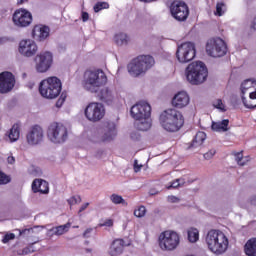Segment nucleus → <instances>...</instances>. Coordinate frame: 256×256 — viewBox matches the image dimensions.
I'll use <instances>...</instances> for the list:
<instances>
[{"label":"nucleus","instance_id":"obj_1","mask_svg":"<svg viewBox=\"0 0 256 256\" xmlns=\"http://www.w3.org/2000/svg\"><path fill=\"white\" fill-rule=\"evenodd\" d=\"M107 85V74L101 69L97 70H87L84 73V77L82 80V87L88 93H92L96 95L99 101L103 103H113V99H115V95L113 94V90L109 87H105Z\"/></svg>","mask_w":256,"mask_h":256},{"label":"nucleus","instance_id":"obj_2","mask_svg":"<svg viewBox=\"0 0 256 256\" xmlns=\"http://www.w3.org/2000/svg\"><path fill=\"white\" fill-rule=\"evenodd\" d=\"M205 242L214 255H223L229 249V238L221 230L208 231Z\"/></svg>","mask_w":256,"mask_h":256},{"label":"nucleus","instance_id":"obj_3","mask_svg":"<svg viewBox=\"0 0 256 256\" xmlns=\"http://www.w3.org/2000/svg\"><path fill=\"white\" fill-rule=\"evenodd\" d=\"M160 124L165 131L175 133L185 125V118L179 110L170 108L160 115Z\"/></svg>","mask_w":256,"mask_h":256},{"label":"nucleus","instance_id":"obj_4","mask_svg":"<svg viewBox=\"0 0 256 256\" xmlns=\"http://www.w3.org/2000/svg\"><path fill=\"white\" fill-rule=\"evenodd\" d=\"M155 65V58L151 55H140L128 64V72L132 77H141Z\"/></svg>","mask_w":256,"mask_h":256},{"label":"nucleus","instance_id":"obj_5","mask_svg":"<svg viewBox=\"0 0 256 256\" xmlns=\"http://www.w3.org/2000/svg\"><path fill=\"white\" fill-rule=\"evenodd\" d=\"M209 71L205 63L201 61L192 62L186 68V79L191 85H201L207 81Z\"/></svg>","mask_w":256,"mask_h":256},{"label":"nucleus","instance_id":"obj_6","mask_svg":"<svg viewBox=\"0 0 256 256\" xmlns=\"http://www.w3.org/2000/svg\"><path fill=\"white\" fill-rule=\"evenodd\" d=\"M61 80L55 76L49 77L40 82L39 92L46 99H56L61 94Z\"/></svg>","mask_w":256,"mask_h":256},{"label":"nucleus","instance_id":"obj_7","mask_svg":"<svg viewBox=\"0 0 256 256\" xmlns=\"http://www.w3.org/2000/svg\"><path fill=\"white\" fill-rule=\"evenodd\" d=\"M68 136L67 127L63 126V124L54 122L49 125L47 137L52 143H65Z\"/></svg>","mask_w":256,"mask_h":256},{"label":"nucleus","instance_id":"obj_8","mask_svg":"<svg viewBox=\"0 0 256 256\" xmlns=\"http://www.w3.org/2000/svg\"><path fill=\"white\" fill-rule=\"evenodd\" d=\"M158 241L162 251H173L179 245V234L174 231H165L159 235Z\"/></svg>","mask_w":256,"mask_h":256},{"label":"nucleus","instance_id":"obj_9","mask_svg":"<svg viewBox=\"0 0 256 256\" xmlns=\"http://www.w3.org/2000/svg\"><path fill=\"white\" fill-rule=\"evenodd\" d=\"M206 53L210 57H224L227 55V44L221 38H212L207 41Z\"/></svg>","mask_w":256,"mask_h":256},{"label":"nucleus","instance_id":"obj_10","mask_svg":"<svg viewBox=\"0 0 256 256\" xmlns=\"http://www.w3.org/2000/svg\"><path fill=\"white\" fill-rule=\"evenodd\" d=\"M84 115L88 121L97 123L105 117V106L99 102H91L86 106Z\"/></svg>","mask_w":256,"mask_h":256},{"label":"nucleus","instance_id":"obj_11","mask_svg":"<svg viewBox=\"0 0 256 256\" xmlns=\"http://www.w3.org/2000/svg\"><path fill=\"white\" fill-rule=\"evenodd\" d=\"M53 66V54L41 52L34 57V69L37 73H47Z\"/></svg>","mask_w":256,"mask_h":256},{"label":"nucleus","instance_id":"obj_12","mask_svg":"<svg viewBox=\"0 0 256 256\" xmlns=\"http://www.w3.org/2000/svg\"><path fill=\"white\" fill-rule=\"evenodd\" d=\"M195 44L193 42H186L178 46L176 57L179 63H189L195 59Z\"/></svg>","mask_w":256,"mask_h":256},{"label":"nucleus","instance_id":"obj_13","mask_svg":"<svg viewBox=\"0 0 256 256\" xmlns=\"http://www.w3.org/2000/svg\"><path fill=\"white\" fill-rule=\"evenodd\" d=\"M45 139V132L39 125L32 126L26 134V142L30 147L41 145Z\"/></svg>","mask_w":256,"mask_h":256},{"label":"nucleus","instance_id":"obj_14","mask_svg":"<svg viewBox=\"0 0 256 256\" xmlns=\"http://www.w3.org/2000/svg\"><path fill=\"white\" fill-rule=\"evenodd\" d=\"M170 12L176 21H187L189 17V7L183 1H174L170 6Z\"/></svg>","mask_w":256,"mask_h":256},{"label":"nucleus","instance_id":"obj_15","mask_svg":"<svg viewBox=\"0 0 256 256\" xmlns=\"http://www.w3.org/2000/svg\"><path fill=\"white\" fill-rule=\"evenodd\" d=\"M130 115L133 119H147L151 117V105L140 101L131 107Z\"/></svg>","mask_w":256,"mask_h":256},{"label":"nucleus","instance_id":"obj_16","mask_svg":"<svg viewBox=\"0 0 256 256\" xmlns=\"http://www.w3.org/2000/svg\"><path fill=\"white\" fill-rule=\"evenodd\" d=\"M12 21L16 27H29L33 22V15L28 10L21 8L14 12Z\"/></svg>","mask_w":256,"mask_h":256},{"label":"nucleus","instance_id":"obj_17","mask_svg":"<svg viewBox=\"0 0 256 256\" xmlns=\"http://www.w3.org/2000/svg\"><path fill=\"white\" fill-rule=\"evenodd\" d=\"M102 141H113L117 137V125L115 122L106 120L101 125Z\"/></svg>","mask_w":256,"mask_h":256},{"label":"nucleus","instance_id":"obj_18","mask_svg":"<svg viewBox=\"0 0 256 256\" xmlns=\"http://www.w3.org/2000/svg\"><path fill=\"white\" fill-rule=\"evenodd\" d=\"M13 87H15V76H13V73H0V93L5 95V93L13 91Z\"/></svg>","mask_w":256,"mask_h":256},{"label":"nucleus","instance_id":"obj_19","mask_svg":"<svg viewBox=\"0 0 256 256\" xmlns=\"http://www.w3.org/2000/svg\"><path fill=\"white\" fill-rule=\"evenodd\" d=\"M38 50L37 44L31 39L22 40L19 43V54L23 57H33Z\"/></svg>","mask_w":256,"mask_h":256},{"label":"nucleus","instance_id":"obj_20","mask_svg":"<svg viewBox=\"0 0 256 256\" xmlns=\"http://www.w3.org/2000/svg\"><path fill=\"white\" fill-rule=\"evenodd\" d=\"M172 105L176 109L187 107L189 105V94L185 91L178 92L172 99Z\"/></svg>","mask_w":256,"mask_h":256},{"label":"nucleus","instance_id":"obj_21","mask_svg":"<svg viewBox=\"0 0 256 256\" xmlns=\"http://www.w3.org/2000/svg\"><path fill=\"white\" fill-rule=\"evenodd\" d=\"M50 29L45 25H36L33 28L32 35L36 41H45L49 37Z\"/></svg>","mask_w":256,"mask_h":256},{"label":"nucleus","instance_id":"obj_22","mask_svg":"<svg viewBox=\"0 0 256 256\" xmlns=\"http://www.w3.org/2000/svg\"><path fill=\"white\" fill-rule=\"evenodd\" d=\"M32 190L34 193H43L47 195L49 193V183L42 179H36L32 183Z\"/></svg>","mask_w":256,"mask_h":256},{"label":"nucleus","instance_id":"obj_23","mask_svg":"<svg viewBox=\"0 0 256 256\" xmlns=\"http://www.w3.org/2000/svg\"><path fill=\"white\" fill-rule=\"evenodd\" d=\"M114 43L117 47H127L131 43V37L125 32H119L114 35Z\"/></svg>","mask_w":256,"mask_h":256},{"label":"nucleus","instance_id":"obj_24","mask_svg":"<svg viewBox=\"0 0 256 256\" xmlns=\"http://www.w3.org/2000/svg\"><path fill=\"white\" fill-rule=\"evenodd\" d=\"M123 253V240L117 239L114 240L109 249V255L118 256Z\"/></svg>","mask_w":256,"mask_h":256},{"label":"nucleus","instance_id":"obj_25","mask_svg":"<svg viewBox=\"0 0 256 256\" xmlns=\"http://www.w3.org/2000/svg\"><path fill=\"white\" fill-rule=\"evenodd\" d=\"M212 131H217L218 133H225L229 131V119H224L219 122H212Z\"/></svg>","mask_w":256,"mask_h":256},{"label":"nucleus","instance_id":"obj_26","mask_svg":"<svg viewBox=\"0 0 256 256\" xmlns=\"http://www.w3.org/2000/svg\"><path fill=\"white\" fill-rule=\"evenodd\" d=\"M134 126L138 129V131H149V129H151V119H149V117L135 119Z\"/></svg>","mask_w":256,"mask_h":256},{"label":"nucleus","instance_id":"obj_27","mask_svg":"<svg viewBox=\"0 0 256 256\" xmlns=\"http://www.w3.org/2000/svg\"><path fill=\"white\" fill-rule=\"evenodd\" d=\"M7 136L11 143H15V141H19V137H21V126L19 124H14L9 130Z\"/></svg>","mask_w":256,"mask_h":256},{"label":"nucleus","instance_id":"obj_28","mask_svg":"<svg viewBox=\"0 0 256 256\" xmlns=\"http://www.w3.org/2000/svg\"><path fill=\"white\" fill-rule=\"evenodd\" d=\"M207 139V134L205 132H198L195 135V138L193 139L191 145L189 146V149H193L196 147H201L203 145V142Z\"/></svg>","mask_w":256,"mask_h":256},{"label":"nucleus","instance_id":"obj_29","mask_svg":"<svg viewBox=\"0 0 256 256\" xmlns=\"http://www.w3.org/2000/svg\"><path fill=\"white\" fill-rule=\"evenodd\" d=\"M244 251L248 256H256V238L247 241L244 246Z\"/></svg>","mask_w":256,"mask_h":256},{"label":"nucleus","instance_id":"obj_30","mask_svg":"<svg viewBox=\"0 0 256 256\" xmlns=\"http://www.w3.org/2000/svg\"><path fill=\"white\" fill-rule=\"evenodd\" d=\"M110 201L114 205H124L125 207H127V201H125V199H123V197L119 194H112L110 196Z\"/></svg>","mask_w":256,"mask_h":256},{"label":"nucleus","instance_id":"obj_31","mask_svg":"<svg viewBox=\"0 0 256 256\" xmlns=\"http://www.w3.org/2000/svg\"><path fill=\"white\" fill-rule=\"evenodd\" d=\"M188 240L190 243H197L199 241V230L191 228L188 230Z\"/></svg>","mask_w":256,"mask_h":256},{"label":"nucleus","instance_id":"obj_32","mask_svg":"<svg viewBox=\"0 0 256 256\" xmlns=\"http://www.w3.org/2000/svg\"><path fill=\"white\" fill-rule=\"evenodd\" d=\"M69 229H71V223L69 222L64 225L56 226L57 237L65 235V233H67Z\"/></svg>","mask_w":256,"mask_h":256},{"label":"nucleus","instance_id":"obj_33","mask_svg":"<svg viewBox=\"0 0 256 256\" xmlns=\"http://www.w3.org/2000/svg\"><path fill=\"white\" fill-rule=\"evenodd\" d=\"M185 185V179L183 178H178L174 180L170 186L167 187V189H177V187H181Z\"/></svg>","mask_w":256,"mask_h":256},{"label":"nucleus","instance_id":"obj_34","mask_svg":"<svg viewBox=\"0 0 256 256\" xmlns=\"http://www.w3.org/2000/svg\"><path fill=\"white\" fill-rule=\"evenodd\" d=\"M213 107L215 109H219V111H222V113H225L227 111V108H225V104H223V100L217 99L213 102Z\"/></svg>","mask_w":256,"mask_h":256},{"label":"nucleus","instance_id":"obj_35","mask_svg":"<svg viewBox=\"0 0 256 256\" xmlns=\"http://www.w3.org/2000/svg\"><path fill=\"white\" fill-rule=\"evenodd\" d=\"M102 9H109V3L107 2H98L94 5L95 13H99Z\"/></svg>","mask_w":256,"mask_h":256},{"label":"nucleus","instance_id":"obj_36","mask_svg":"<svg viewBox=\"0 0 256 256\" xmlns=\"http://www.w3.org/2000/svg\"><path fill=\"white\" fill-rule=\"evenodd\" d=\"M11 183V177L0 170V185H7Z\"/></svg>","mask_w":256,"mask_h":256},{"label":"nucleus","instance_id":"obj_37","mask_svg":"<svg viewBox=\"0 0 256 256\" xmlns=\"http://www.w3.org/2000/svg\"><path fill=\"white\" fill-rule=\"evenodd\" d=\"M234 156H235V161L236 163H238V165H240L241 167L245 166V162H243V151L235 152Z\"/></svg>","mask_w":256,"mask_h":256},{"label":"nucleus","instance_id":"obj_38","mask_svg":"<svg viewBox=\"0 0 256 256\" xmlns=\"http://www.w3.org/2000/svg\"><path fill=\"white\" fill-rule=\"evenodd\" d=\"M145 213H147L145 206H140L138 209L134 210V215L138 218L145 217Z\"/></svg>","mask_w":256,"mask_h":256},{"label":"nucleus","instance_id":"obj_39","mask_svg":"<svg viewBox=\"0 0 256 256\" xmlns=\"http://www.w3.org/2000/svg\"><path fill=\"white\" fill-rule=\"evenodd\" d=\"M224 9H225V3H223V2L217 3L215 15H218L219 17H221V15H223V13H225Z\"/></svg>","mask_w":256,"mask_h":256},{"label":"nucleus","instance_id":"obj_40","mask_svg":"<svg viewBox=\"0 0 256 256\" xmlns=\"http://www.w3.org/2000/svg\"><path fill=\"white\" fill-rule=\"evenodd\" d=\"M15 239V234L13 233H7L3 239H2V243H9V241H13Z\"/></svg>","mask_w":256,"mask_h":256},{"label":"nucleus","instance_id":"obj_41","mask_svg":"<svg viewBox=\"0 0 256 256\" xmlns=\"http://www.w3.org/2000/svg\"><path fill=\"white\" fill-rule=\"evenodd\" d=\"M69 205H77V203H81V197L79 196H73L70 199H68Z\"/></svg>","mask_w":256,"mask_h":256},{"label":"nucleus","instance_id":"obj_42","mask_svg":"<svg viewBox=\"0 0 256 256\" xmlns=\"http://www.w3.org/2000/svg\"><path fill=\"white\" fill-rule=\"evenodd\" d=\"M215 153H217V151L215 149H211L210 151L204 154V159H207V160L213 159V157L215 156Z\"/></svg>","mask_w":256,"mask_h":256},{"label":"nucleus","instance_id":"obj_43","mask_svg":"<svg viewBox=\"0 0 256 256\" xmlns=\"http://www.w3.org/2000/svg\"><path fill=\"white\" fill-rule=\"evenodd\" d=\"M66 97H67L66 95L61 94V97L56 102V107H62L63 103H65V98Z\"/></svg>","mask_w":256,"mask_h":256},{"label":"nucleus","instance_id":"obj_44","mask_svg":"<svg viewBox=\"0 0 256 256\" xmlns=\"http://www.w3.org/2000/svg\"><path fill=\"white\" fill-rule=\"evenodd\" d=\"M167 201L168 203H179L181 200L178 197L171 195L167 197Z\"/></svg>","mask_w":256,"mask_h":256},{"label":"nucleus","instance_id":"obj_45","mask_svg":"<svg viewBox=\"0 0 256 256\" xmlns=\"http://www.w3.org/2000/svg\"><path fill=\"white\" fill-rule=\"evenodd\" d=\"M100 227H113V219H108L100 224Z\"/></svg>","mask_w":256,"mask_h":256},{"label":"nucleus","instance_id":"obj_46","mask_svg":"<svg viewBox=\"0 0 256 256\" xmlns=\"http://www.w3.org/2000/svg\"><path fill=\"white\" fill-rule=\"evenodd\" d=\"M55 235L57 236V227H52L51 229L48 230L47 232L48 237H53Z\"/></svg>","mask_w":256,"mask_h":256},{"label":"nucleus","instance_id":"obj_47","mask_svg":"<svg viewBox=\"0 0 256 256\" xmlns=\"http://www.w3.org/2000/svg\"><path fill=\"white\" fill-rule=\"evenodd\" d=\"M91 233H93V228H88L83 233V237H85L86 239H89V237H91Z\"/></svg>","mask_w":256,"mask_h":256},{"label":"nucleus","instance_id":"obj_48","mask_svg":"<svg viewBox=\"0 0 256 256\" xmlns=\"http://www.w3.org/2000/svg\"><path fill=\"white\" fill-rule=\"evenodd\" d=\"M141 167H143V165H139L138 161L135 160L134 161V171H135V173H139V171H141Z\"/></svg>","mask_w":256,"mask_h":256},{"label":"nucleus","instance_id":"obj_49","mask_svg":"<svg viewBox=\"0 0 256 256\" xmlns=\"http://www.w3.org/2000/svg\"><path fill=\"white\" fill-rule=\"evenodd\" d=\"M250 29H253V31H256V15L253 17L251 21Z\"/></svg>","mask_w":256,"mask_h":256},{"label":"nucleus","instance_id":"obj_50","mask_svg":"<svg viewBox=\"0 0 256 256\" xmlns=\"http://www.w3.org/2000/svg\"><path fill=\"white\" fill-rule=\"evenodd\" d=\"M82 21L85 23L86 21H89V13L82 12Z\"/></svg>","mask_w":256,"mask_h":256},{"label":"nucleus","instance_id":"obj_51","mask_svg":"<svg viewBox=\"0 0 256 256\" xmlns=\"http://www.w3.org/2000/svg\"><path fill=\"white\" fill-rule=\"evenodd\" d=\"M29 253H31V252H29V248L26 247V248L22 249L18 254H20V255H29Z\"/></svg>","mask_w":256,"mask_h":256},{"label":"nucleus","instance_id":"obj_52","mask_svg":"<svg viewBox=\"0 0 256 256\" xmlns=\"http://www.w3.org/2000/svg\"><path fill=\"white\" fill-rule=\"evenodd\" d=\"M7 161L9 163V165H14L15 164V157L14 156H9L7 158Z\"/></svg>","mask_w":256,"mask_h":256},{"label":"nucleus","instance_id":"obj_53","mask_svg":"<svg viewBox=\"0 0 256 256\" xmlns=\"http://www.w3.org/2000/svg\"><path fill=\"white\" fill-rule=\"evenodd\" d=\"M88 207H89V202L85 203L80 207L79 213H83V211H85V209H87Z\"/></svg>","mask_w":256,"mask_h":256},{"label":"nucleus","instance_id":"obj_54","mask_svg":"<svg viewBox=\"0 0 256 256\" xmlns=\"http://www.w3.org/2000/svg\"><path fill=\"white\" fill-rule=\"evenodd\" d=\"M250 203H251V205H256V196H252L250 198Z\"/></svg>","mask_w":256,"mask_h":256},{"label":"nucleus","instance_id":"obj_55","mask_svg":"<svg viewBox=\"0 0 256 256\" xmlns=\"http://www.w3.org/2000/svg\"><path fill=\"white\" fill-rule=\"evenodd\" d=\"M34 244H31L30 246H28V251L30 253H35V248L33 247Z\"/></svg>","mask_w":256,"mask_h":256},{"label":"nucleus","instance_id":"obj_56","mask_svg":"<svg viewBox=\"0 0 256 256\" xmlns=\"http://www.w3.org/2000/svg\"><path fill=\"white\" fill-rule=\"evenodd\" d=\"M142 3H152V1H156V0H140Z\"/></svg>","mask_w":256,"mask_h":256},{"label":"nucleus","instance_id":"obj_57","mask_svg":"<svg viewBox=\"0 0 256 256\" xmlns=\"http://www.w3.org/2000/svg\"><path fill=\"white\" fill-rule=\"evenodd\" d=\"M4 39L0 38V45L3 43Z\"/></svg>","mask_w":256,"mask_h":256},{"label":"nucleus","instance_id":"obj_58","mask_svg":"<svg viewBox=\"0 0 256 256\" xmlns=\"http://www.w3.org/2000/svg\"><path fill=\"white\" fill-rule=\"evenodd\" d=\"M25 0H20L19 3H24Z\"/></svg>","mask_w":256,"mask_h":256},{"label":"nucleus","instance_id":"obj_59","mask_svg":"<svg viewBox=\"0 0 256 256\" xmlns=\"http://www.w3.org/2000/svg\"><path fill=\"white\" fill-rule=\"evenodd\" d=\"M40 226H35L34 229H39Z\"/></svg>","mask_w":256,"mask_h":256},{"label":"nucleus","instance_id":"obj_60","mask_svg":"<svg viewBox=\"0 0 256 256\" xmlns=\"http://www.w3.org/2000/svg\"><path fill=\"white\" fill-rule=\"evenodd\" d=\"M134 134H131V138L134 139L135 137L133 136Z\"/></svg>","mask_w":256,"mask_h":256}]
</instances>
